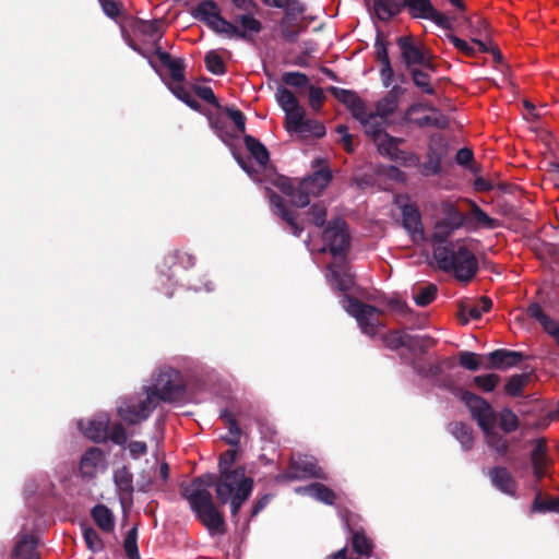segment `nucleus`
<instances>
[{"mask_svg":"<svg viewBox=\"0 0 559 559\" xmlns=\"http://www.w3.org/2000/svg\"><path fill=\"white\" fill-rule=\"evenodd\" d=\"M185 395L183 379L179 371L164 368L155 378L154 384L147 386L136 396L123 400L117 407L120 418L132 425L145 420L159 401L175 402Z\"/></svg>","mask_w":559,"mask_h":559,"instance_id":"1","label":"nucleus"},{"mask_svg":"<svg viewBox=\"0 0 559 559\" xmlns=\"http://www.w3.org/2000/svg\"><path fill=\"white\" fill-rule=\"evenodd\" d=\"M455 230L439 219L432 231L433 242L439 243L433 248V257L440 269L453 272L460 281H469L477 271V260L474 254V240H462L456 243L443 246L442 243Z\"/></svg>","mask_w":559,"mask_h":559,"instance_id":"2","label":"nucleus"},{"mask_svg":"<svg viewBox=\"0 0 559 559\" xmlns=\"http://www.w3.org/2000/svg\"><path fill=\"white\" fill-rule=\"evenodd\" d=\"M457 396L469 409L472 417L481 428L488 445L495 449L499 454L506 453L508 449L507 439L497 431V421L504 432H511L518 428V417L509 409L502 411L499 416L492 409L489 403L483 397L460 389Z\"/></svg>","mask_w":559,"mask_h":559,"instance_id":"3","label":"nucleus"},{"mask_svg":"<svg viewBox=\"0 0 559 559\" xmlns=\"http://www.w3.org/2000/svg\"><path fill=\"white\" fill-rule=\"evenodd\" d=\"M323 247L321 252L329 251L333 261L328 266L326 278L333 288L347 292L354 285V277L346 264V253L349 247V235L346 223L335 219L325 227L322 234Z\"/></svg>","mask_w":559,"mask_h":559,"instance_id":"4","label":"nucleus"},{"mask_svg":"<svg viewBox=\"0 0 559 559\" xmlns=\"http://www.w3.org/2000/svg\"><path fill=\"white\" fill-rule=\"evenodd\" d=\"M214 477L207 474L194 479L185 489V496L189 500L192 510L199 520L206 526L211 534L224 531V519L213 502L209 488L213 486Z\"/></svg>","mask_w":559,"mask_h":559,"instance_id":"5","label":"nucleus"},{"mask_svg":"<svg viewBox=\"0 0 559 559\" xmlns=\"http://www.w3.org/2000/svg\"><path fill=\"white\" fill-rule=\"evenodd\" d=\"M214 477L216 497L219 503H230L231 515L236 516L242 503L251 495L253 480L246 476L242 466H236L231 472L219 473L218 478Z\"/></svg>","mask_w":559,"mask_h":559,"instance_id":"6","label":"nucleus"},{"mask_svg":"<svg viewBox=\"0 0 559 559\" xmlns=\"http://www.w3.org/2000/svg\"><path fill=\"white\" fill-rule=\"evenodd\" d=\"M331 178L330 169L321 168L304 179L297 189L294 188L292 180L286 177H278L275 185L285 195L290 197V201L295 206L304 207L309 204V197L321 193L329 185Z\"/></svg>","mask_w":559,"mask_h":559,"instance_id":"7","label":"nucleus"},{"mask_svg":"<svg viewBox=\"0 0 559 559\" xmlns=\"http://www.w3.org/2000/svg\"><path fill=\"white\" fill-rule=\"evenodd\" d=\"M110 418L106 413L96 414L93 418L79 421L82 433L94 442H104L109 439L117 445H126L128 435L121 424L109 426Z\"/></svg>","mask_w":559,"mask_h":559,"instance_id":"8","label":"nucleus"},{"mask_svg":"<svg viewBox=\"0 0 559 559\" xmlns=\"http://www.w3.org/2000/svg\"><path fill=\"white\" fill-rule=\"evenodd\" d=\"M343 308L356 319L361 332L368 336H374L382 326V312L369 305L345 296L342 300Z\"/></svg>","mask_w":559,"mask_h":559,"instance_id":"9","label":"nucleus"},{"mask_svg":"<svg viewBox=\"0 0 559 559\" xmlns=\"http://www.w3.org/2000/svg\"><path fill=\"white\" fill-rule=\"evenodd\" d=\"M403 142L402 139H396L389 135L386 132L379 134L373 141L379 153L389 157L391 160L399 163L405 167H417L420 163L419 157L411 152H405L399 148Z\"/></svg>","mask_w":559,"mask_h":559,"instance_id":"10","label":"nucleus"},{"mask_svg":"<svg viewBox=\"0 0 559 559\" xmlns=\"http://www.w3.org/2000/svg\"><path fill=\"white\" fill-rule=\"evenodd\" d=\"M345 95V102H352V111L356 119L360 121L362 124L365 132L367 135L372 138V141H376V138L383 133V117H380L377 112H367L365 105L355 97L354 94L343 91Z\"/></svg>","mask_w":559,"mask_h":559,"instance_id":"11","label":"nucleus"},{"mask_svg":"<svg viewBox=\"0 0 559 559\" xmlns=\"http://www.w3.org/2000/svg\"><path fill=\"white\" fill-rule=\"evenodd\" d=\"M405 120L419 127L443 129L448 124L447 117L437 108L426 104H415L405 112Z\"/></svg>","mask_w":559,"mask_h":559,"instance_id":"12","label":"nucleus"},{"mask_svg":"<svg viewBox=\"0 0 559 559\" xmlns=\"http://www.w3.org/2000/svg\"><path fill=\"white\" fill-rule=\"evenodd\" d=\"M397 44L402 59L408 68L420 66L427 70H433L431 56L420 43H416L411 37H400Z\"/></svg>","mask_w":559,"mask_h":559,"instance_id":"13","label":"nucleus"},{"mask_svg":"<svg viewBox=\"0 0 559 559\" xmlns=\"http://www.w3.org/2000/svg\"><path fill=\"white\" fill-rule=\"evenodd\" d=\"M108 468L106 453L96 447H91L82 454L79 463V474L84 480H91Z\"/></svg>","mask_w":559,"mask_h":559,"instance_id":"14","label":"nucleus"},{"mask_svg":"<svg viewBox=\"0 0 559 559\" xmlns=\"http://www.w3.org/2000/svg\"><path fill=\"white\" fill-rule=\"evenodd\" d=\"M287 132L292 135L296 134L302 140L319 139L324 136L325 127L319 120L306 117V110L299 114L295 121L285 122Z\"/></svg>","mask_w":559,"mask_h":559,"instance_id":"15","label":"nucleus"},{"mask_svg":"<svg viewBox=\"0 0 559 559\" xmlns=\"http://www.w3.org/2000/svg\"><path fill=\"white\" fill-rule=\"evenodd\" d=\"M195 16L217 34L224 35L225 31L233 32L231 23L221 16L213 1L200 2L195 8Z\"/></svg>","mask_w":559,"mask_h":559,"instance_id":"16","label":"nucleus"},{"mask_svg":"<svg viewBox=\"0 0 559 559\" xmlns=\"http://www.w3.org/2000/svg\"><path fill=\"white\" fill-rule=\"evenodd\" d=\"M405 5L415 19L430 20L441 27L449 26V19L435 9L430 0H405Z\"/></svg>","mask_w":559,"mask_h":559,"instance_id":"17","label":"nucleus"},{"mask_svg":"<svg viewBox=\"0 0 559 559\" xmlns=\"http://www.w3.org/2000/svg\"><path fill=\"white\" fill-rule=\"evenodd\" d=\"M322 478L325 479V475L322 468L318 466L317 460L309 455H298L293 457L290 463V469L288 472V478Z\"/></svg>","mask_w":559,"mask_h":559,"instance_id":"18","label":"nucleus"},{"mask_svg":"<svg viewBox=\"0 0 559 559\" xmlns=\"http://www.w3.org/2000/svg\"><path fill=\"white\" fill-rule=\"evenodd\" d=\"M231 28L233 32L225 31V37L247 40L250 39L252 35L261 32L262 24L251 14H241L235 17V23H231Z\"/></svg>","mask_w":559,"mask_h":559,"instance_id":"19","label":"nucleus"},{"mask_svg":"<svg viewBox=\"0 0 559 559\" xmlns=\"http://www.w3.org/2000/svg\"><path fill=\"white\" fill-rule=\"evenodd\" d=\"M275 98L278 106L285 112V122L290 120L294 122L297 116L305 110V108L300 106L297 97L286 87H278L275 93Z\"/></svg>","mask_w":559,"mask_h":559,"instance_id":"20","label":"nucleus"},{"mask_svg":"<svg viewBox=\"0 0 559 559\" xmlns=\"http://www.w3.org/2000/svg\"><path fill=\"white\" fill-rule=\"evenodd\" d=\"M275 98L278 106L285 112V122L290 120L294 122L297 116L305 110V108L300 106L297 97L286 87H278L275 93Z\"/></svg>","mask_w":559,"mask_h":559,"instance_id":"21","label":"nucleus"},{"mask_svg":"<svg viewBox=\"0 0 559 559\" xmlns=\"http://www.w3.org/2000/svg\"><path fill=\"white\" fill-rule=\"evenodd\" d=\"M114 483L121 503L131 499L133 493V476L127 466L117 468L114 472Z\"/></svg>","mask_w":559,"mask_h":559,"instance_id":"22","label":"nucleus"},{"mask_svg":"<svg viewBox=\"0 0 559 559\" xmlns=\"http://www.w3.org/2000/svg\"><path fill=\"white\" fill-rule=\"evenodd\" d=\"M269 198L275 213L290 226L293 235L299 237L302 231V227L298 225L295 212L285 205V202L280 195L270 193Z\"/></svg>","mask_w":559,"mask_h":559,"instance_id":"23","label":"nucleus"},{"mask_svg":"<svg viewBox=\"0 0 559 559\" xmlns=\"http://www.w3.org/2000/svg\"><path fill=\"white\" fill-rule=\"evenodd\" d=\"M403 225L412 235L414 241H417L423 238V227L420 222V214L418 210L414 205H404L403 206Z\"/></svg>","mask_w":559,"mask_h":559,"instance_id":"24","label":"nucleus"},{"mask_svg":"<svg viewBox=\"0 0 559 559\" xmlns=\"http://www.w3.org/2000/svg\"><path fill=\"white\" fill-rule=\"evenodd\" d=\"M492 485L503 493L514 496L515 481L510 472L504 467H495L489 473Z\"/></svg>","mask_w":559,"mask_h":559,"instance_id":"25","label":"nucleus"},{"mask_svg":"<svg viewBox=\"0 0 559 559\" xmlns=\"http://www.w3.org/2000/svg\"><path fill=\"white\" fill-rule=\"evenodd\" d=\"M528 312L533 318H535L540 323L544 331L559 346V322L555 321L549 316H547L538 305H532L528 308Z\"/></svg>","mask_w":559,"mask_h":559,"instance_id":"26","label":"nucleus"},{"mask_svg":"<svg viewBox=\"0 0 559 559\" xmlns=\"http://www.w3.org/2000/svg\"><path fill=\"white\" fill-rule=\"evenodd\" d=\"M491 368H508L522 360V354L519 352L497 349L487 355Z\"/></svg>","mask_w":559,"mask_h":559,"instance_id":"27","label":"nucleus"},{"mask_svg":"<svg viewBox=\"0 0 559 559\" xmlns=\"http://www.w3.org/2000/svg\"><path fill=\"white\" fill-rule=\"evenodd\" d=\"M404 94V88L395 85L392 90L380 99L376 107V112L383 118L390 116L399 106L400 98Z\"/></svg>","mask_w":559,"mask_h":559,"instance_id":"28","label":"nucleus"},{"mask_svg":"<svg viewBox=\"0 0 559 559\" xmlns=\"http://www.w3.org/2000/svg\"><path fill=\"white\" fill-rule=\"evenodd\" d=\"M296 492L299 495H308L309 497L325 504H333L335 500L334 491L320 483H313L309 486L298 487L296 488Z\"/></svg>","mask_w":559,"mask_h":559,"instance_id":"29","label":"nucleus"},{"mask_svg":"<svg viewBox=\"0 0 559 559\" xmlns=\"http://www.w3.org/2000/svg\"><path fill=\"white\" fill-rule=\"evenodd\" d=\"M492 306V302L487 297H481L476 301H466L462 304L460 313L462 318L467 321L468 319H479L484 312H487Z\"/></svg>","mask_w":559,"mask_h":559,"instance_id":"30","label":"nucleus"},{"mask_svg":"<svg viewBox=\"0 0 559 559\" xmlns=\"http://www.w3.org/2000/svg\"><path fill=\"white\" fill-rule=\"evenodd\" d=\"M14 559H39L36 552V539L24 535L14 548Z\"/></svg>","mask_w":559,"mask_h":559,"instance_id":"31","label":"nucleus"},{"mask_svg":"<svg viewBox=\"0 0 559 559\" xmlns=\"http://www.w3.org/2000/svg\"><path fill=\"white\" fill-rule=\"evenodd\" d=\"M92 516L97 526L104 532L109 533L114 530V515L107 507L97 504L92 510Z\"/></svg>","mask_w":559,"mask_h":559,"instance_id":"32","label":"nucleus"},{"mask_svg":"<svg viewBox=\"0 0 559 559\" xmlns=\"http://www.w3.org/2000/svg\"><path fill=\"white\" fill-rule=\"evenodd\" d=\"M532 462L535 475L538 478H542L546 473L547 466L546 445L544 441L538 440L536 442L535 448L532 452Z\"/></svg>","mask_w":559,"mask_h":559,"instance_id":"33","label":"nucleus"},{"mask_svg":"<svg viewBox=\"0 0 559 559\" xmlns=\"http://www.w3.org/2000/svg\"><path fill=\"white\" fill-rule=\"evenodd\" d=\"M442 214L443 217L440 219L454 230L461 228L466 221V216L450 203L443 204Z\"/></svg>","mask_w":559,"mask_h":559,"instance_id":"34","label":"nucleus"},{"mask_svg":"<svg viewBox=\"0 0 559 559\" xmlns=\"http://www.w3.org/2000/svg\"><path fill=\"white\" fill-rule=\"evenodd\" d=\"M245 144L247 150L259 164V166L264 167L269 162V153L265 146L250 135H247L245 138Z\"/></svg>","mask_w":559,"mask_h":559,"instance_id":"35","label":"nucleus"},{"mask_svg":"<svg viewBox=\"0 0 559 559\" xmlns=\"http://www.w3.org/2000/svg\"><path fill=\"white\" fill-rule=\"evenodd\" d=\"M450 431L465 450L472 447L473 435L468 426L462 423H452Z\"/></svg>","mask_w":559,"mask_h":559,"instance_id":"36","label":"nucleus"},{"mask_svg":"<svg viewBox=\"0 0 559 559\" xmlns=\"http://www.w3.org/2000/svg\"><path fill=\"white\" fill-rule=\"evenodd\" d=\"M299 13L297 11L293 10H286L285 16L283 17L281 22V31L283 36L288 40H295L298 32L295 28V15H298Z\"/></svg>","mask_w":559,"mask_h":559,"instance_id":"37","label":"nucleus"},{"mask_svg":"<svg viewBox=\"0 0 559 559\" xmlns=\"http://www.w3.org/2000/svg\"><path fill=\"white\" fill-rule=\"evenodd\" d=\"M374 13L381 21H388L397 13V7L393 0H374Z\"/></svg>","mask_w":559,"mask_h":559,"instance_id":"38","label":"nucleus"},{"mask_svg":"<svg viewBox=\"0 0 559 559\" xmlns=\"http://www.w3.org/2000/svg\"><path fill=\"white\" fill-rule=\"evenodd\" d=\"M442 158V153L437 152L429 146L428 160L421 167V174L424 176L436 175L440 171V162Z\"/></svg>","mask_w":559,"mask_h":559,"instance_id":"39","label":"nucleus"},{"mask_svg":"<svg viewBox=\"0 0 559 559\" xmlns=\"http://www.w3.org/2000/svg\"><path fill=\"white\" fill-rule=\"evenodd\" d=\"M168 87L178 99L182 100L194 110L199 109L198 102L193 98L191 93L183 86L182 83H168Z\"/></svg>","mask_w":559,"mask_h":559,"instance_id":"40","label":"nucleus"},{"mask_svg":"<svg viewBox=\"0 0 559 559\" xmlns=\"http://www.w3.org/2000/svg\"><path fill=\"white\" fill-rule=\"evenodd\" d=\"M471 216L476 226L493 228L496 222L488 216L476 203L471 202Z\"/></svg>","mask_w":559,"mask_h":559,"instance_id":"41","label":"nucleus"},{"mask_svg":"<svg viewBox=\"0 0 559 559\" xmlns=\"http://www.w3.org/2000/svg\"><path fill=\"white\" fill-rule=\"evenodd\" d=\"M160 60L168 67L170 72V82L169 83H182L183 81V68L181 63L177 60H173L170 56L163 53L160 56Z\"/></svg>","mask_w":559,"mask_h":559,"instance_id":"42","label":"nucleus"},{"mask_svg":"<svg viewBox=\"0 0 559 559\" xmlns=\"http://www.w3.org/2000/svg\"><path fill=\"white\" fill-rule=\"evenodd\" d=\"M500 381L499 376L488 373L484 376H476L473 378L474 385L483 392H492Z\"/></svg>","mask_w":559,"mask_h":559,"instance_id":"43","label":"nucleus"},{"mask_svg":"<svg viewBox=\"0 0 559 559\" xmlns=\"http://www.w3.org/2000/svg\"><path fill=\"white\" fill-rule=\"evenodd\" d=\"M527 379L528 377L526 374H513L506 384V392L512 396L521 395L527 383Z\"/></svg>","mask_w":559,"mask_h":559,"instance_id":"44","label":"nucleus"},{"mask_svg":"<svg viewBox=\"0 0 559 559\" xmlns=\"http://www.w3.org/2000/svg\"><path fill=\"white\" fill-rule=\"evenodd\" d=\"M436 293L437 288L433 285L419 287L418 290L414 293V300L416 305L425 307L435 299Z\"/></svg>","mask_w":559,"mask_h":559,"instance_id":"45","label":"nucleus"},{"mask_svg":"<svg viewBox=\"0 0 559 559\" xmlns=\"http://www.w3.org/2000/svg\"><path fill=\"white\" fill-rule=\"evenodd\" d=\"M481 356L472 352H461L460 365L468 370L476 371L481 367Z\"/></svg>","mask_w":559,"mask_h":559,"instance_id":"46","label":"nucleus"},{"mask_svg":"<svg viewBox=\"0 0 559 559\" xmlns=\"http://www.w3.org/2000/svg\"><path fill=\"white\" fill-rule=\"evenodd\" d=\"M384 343L388 347L396 349L409 345V336L401 331H393L385 335Z\"/></svg>","mask_w":559,"mask_h":559,"instance_id":"47","label":"nucleus"},{"mask_svg":"<svg viewBox=\"0 0 559 559\" xmlns=\"http://www.w3.org/2000/svg\"><path fill=\"white\" fill-rule=\"evenodd\" d=\"M414 84L426 94H433L435 90L430 85L429 75L421 70H413L412 72Z\"/></svg>","mask_w":559,"mask_h":559,"instance_id":"48","label":"nucleus"},{"mask_svg":"<svg viewBox=\"0 0 559 559\" xmlns=\"http://www.w3.org/2000/svg\"><path fill=\"white\" fill-rule=\"evenodd\" d=\"M124 550L129 559H140L138 545H136V528L133 527L128 532L124 539Z\"/></svg>","mask_w":559,"mask_h":559,"instance_id":"49","label":"nucleus"},{"mask_svg":"<svg viewBox=\"0 0 559 559\" xmlns=\"http://www.w3.org/2000/svg\"><path fill=\"white\" fill-rule=\"evenodd\" d=\"M353 548L359 555L368 556L371 551V543L362 533L356 532L353 535Z\"/></svg>","mask_w":559,"mask_h":559,"instance_id":"50","label":"nucleus"},{"mask_svg":"<svg viewBox=\"0 0 559 559\" xmlns=\"http://www.w3.org/2000/svg\"><path fill=\"white\" fill-rule=\"evenodd\" d=\"M264 4L281 8L285 10L297 11L298 13L304 12V5L298 0H262Z\"/></svg>","mask_w":559,"mask_h":559,"instance_id":"51","label":"nucleus"},{"mask_svg":"<svg viewBox=\"0 0 559 559\" xmlns=\"http://www.w3.org/2000/svg\"><path fill=\"white\" fill-rule=\"evenodd\" d=\"M222 418L225 420V423L228 426V430H229V435H230V437L228 438V442L231 444H237L239 441V437H240V429H239L236 420L234 419L233 415L226 411L222 413Z\"/></svg>","mask_w":559,"mask_h":559,"instance_id":"52","label":"nucleus"},{"mask_svg":"<svg viewBox=\"0 0 559 559\" xmlns=\"http://www.w3.org/2000/svg\"><path fill=\"white\" fill-rule=\"evenodd\" d=\"M205 63L207 70L214 74H222L225 71L224 62L215 51H210L205 56Z\"/></svg>","mask_w":559,"mask_h":559,"instance_id":"53","label":"nucleus"},{"mask_svg":"<svg viewBox=\"0 0 559 559\" xmlns=\"http://www.w3.org/2000/svg\"><path fill=\"white\" fill-rule=\"evenodd\" d=\"M140 31L152 39H158L162 34V23L158 21H145L140 24Z\"/></svg>","mask_w":559,"mask_h":559,"instance_id":"54","label":"nucleus"},{"mask_svg":"<svg viewBox=\"0 0 559 559\" xmlns=\"http://www.w3.org/2000/svg\"><path fill=\"white\" fill-rule=\"evenodd\" d=\"M83 536H84L87 547L92 551L96 552L102 549L103 543L95 530H93L91 527L85 528L83 532Z\"/></svg>","mask_w":559,"mask_h":559,"instance_id":"55","label":"nucleus"},{"mask_svg":"<svg viewBox=\"0 0 559 559\" xmlns=\"http://www.w3.org/2000/svg\"><path fill=\"white\" fill-rule=\"evenodd\" d=\"M283 82L289 86L304 87L308 84V78L299 72H287L283 75Z\"/></svg>","mask_w":559,"mask_h":559,"instance_id":"56","label":"nucleus"},{"mask_svg":"<svg viewBox=\"0 0 559 559\" xmlns=\"http://www.w3.org/2000/svg\"><path fill=\"white\" fill-rule=\"evenodd\" d=\"M226 114L228 118L234 122L236 132L243 133L246 128V119L242 112L238 109L227 108Z\"/></svg>","mask_w":559,"mask_h":559,"instance_id":"57","label":"nucleus"},{"mask_svg":"<svg viewBox=\"0 0 559 559\" xmlns=\"http://www.w3.org/2000/svg\"><path fill=\"white\" fill-rule=\"evenodd\" d=\"M127 450L131 459L139 460L147 453V445L143 441H130Z\"/></svg>","mask_w":559,"mask_h":559,"instance_id":"58","label":"nucleus"},{"mask_svg":"<svg viewBox=\"0 0 559 559\" xmlns=\"http://www.w3.org/2000/svg\"><path fill=\"white\" fill-rule=\"evenodd\" d=\"M236 460V451L235 450H228L219 457V473L223 472H231L235 467H233Z\"/></svg>","mask_w":559,"mask_h":559,"instance_id":"59","label":"nucleus"},{"mask_svg":"<svg viewBox=\"0 0 559 559\" xmlns=\"http://www.w3.org/2000/svg\"><path fill=\"white\" fill-rule=\"evenodd\" d=\"M323 99H324L323 90L321 87L310 86V88H309V105L314 111H317L321 108Z\"/></svg>","mask_w":559,"mask_h":559,"instance_id":"60","label":"nucleus"},{"mask_svg":"<svg viewBox=\"0 0 559 559\" xmlns=\"http://www.w3.org/2000/svg\"><path fill=\"white\" fill-rule=\"evenodd\" d=\"M449 39L451 40V43L457 50H460L461 52H463L467 56H472L476 51L473 45L468 44L467 41H465L456 36L451 35L449 37Z\"/></svg>","mask_w":559,"mask_h":559,"instance_id":"61","label":"nucleus"},{"mask_svg":"<svg viewBox=\"0 0 559 559\" xmlns=\"http://www.w3.org/2000/svg\"><path fill=\"white\" fill-rule=\"evenodd\" d=\"M310 215L312 223L320 226L325 221L326 210L323 205L316 204L312 206Z\"/></svg>","mask_w":559,"mask_h":559,"instance_id":"62","label":"nucleus"},{"mask_svg":"<svg viewBox=\"0 0 559 559\" xmlns=\"http://www.w3.org/2000/svg\"><path fill=\"white\" fill-rule=\"evenodd\" d=\"M532 511L534 512H546L554 511V500H542L540 495L538 493L533 502Z\"/></svg>","mask_w":559,"mask_h":559,"instance_id":"63","label":"nucleus"},{"mask_svg":"<svg viewBox=\"0 0 559 559\" xmlns=\"http://www.w3.org/2000/svg\"><path fill=\"white\" fill-rule=\"evenodd\" d=\"M337 133L342 136L341 141L343 143L344 148L347 152H353V139L352 135L348 134V129L346 126L341 124L336 128Z\"/></svg>","mask_w":559,"mask_h":559,"instance_id":"64","label":"nucleus"}]
</instances>
